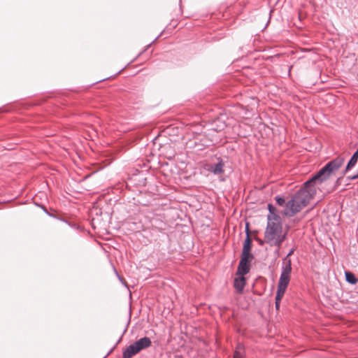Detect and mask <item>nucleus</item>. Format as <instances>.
I'll use <instances>...</instances> for the list:
<instances>
[{
	"label": "nucleus",
	"instance_id": "obj_8",
	"mask_svg": "<svg viewBox=\"0 0 358 358\" xmlns=\"http://www.w3.org/2000/svg\"><path fill=\"white\" fill-rule=\"evenodd\" d=\"M250 266L249 264H246L245 263L239 262L236 275H244L249 273Z\"/></svg>",
	"mask_w": 358,
	"mask_h": 358
},
{
	"label": "nucleus",
	"instance_id": "obj_17",
	"mask_svg": "<svg viewBox=\"0 0 358 358\" xmlns=\"http://www.w3.org/2000/svg\"><path fill=\"white\" fill-rule=\"evenodd\" d=\"M349 178L350 180H355V179L358 178V173L357 175L349 177Z\"/></svg>",
	"mask_w": 358,
	"mask_h": 358
},
{
	"label": "nucleus",
	"instance_id": "obj_20",
	"mask_svg": "<svg viewBox=\"0 0 358 358\" xmlns=\"http://www.w3.org/2000/svg\"><path fill=\"white\" fill-rule=\"evenodd\" d=\"M259 243L262 245L263 243L262 241H259Z\"/></svg>",
	"mask_w": 358,
	"mask_h": 358
},
{
	"label": "nucleus",
	"instance_id": "obj_12",
	"mask_svg": "<svg viewBox=\"0 0 358 358\" xmlns=\"http://www.w3.org/2000/svg\"><path fill=\"white\" fill-rule=\"evenodd\" d=\"M357 160H358V159H357V158H355V157H354L352 156V157H351V159H350L349 162L348 163V164H347V166H346V168H345V169L344 170V171L343 172L342 176H341V177L343 176L346 173V172H347L348 170H350L351 168H352L353 166H355V164H357Z\"/></svg>",
	"mask_w": 358,
	"mask_h": 358
},
{
	"label": "nucleus",
	"instance_id": "obj_9",
	"mask_svg": "<svg viewBox=\"0 0 358 358\" xmlns=\"http://www.w3.org/2000/svg\"><path fill=\"white\" fill-rule=\"evenodd\" d=\"M251 246H252V240H251L249 234H248L247 237L244 241V243H243L242 252L243 253H251L250 252Z\"/></svg>",
	"mask_w": 358,
	"mask_h": 358
},
{
	"label": "nucleus",
	"instance_id": "obj_2",
	"mask_svg": "<svg viewBox=\"0 0 358 358\" xmlns=\"http://www.w3.org/2000/svg\"><path fill=\"white\" fill-rule=\"evenodd\" d=\"M344 162L345 158L343 157H336L321 169L310 180L318 189H324L329 180L336 173Z\"/></svg>",
	"mask_w": 358,
	"mask_h": 358
},
{
	"label": "nucleus",
	"instance_id": "obj_16",
	"mask_svg": "<svg viewBox=\"0 0 358 358\" xmlns=\"http://www.w3.org/2000/svg\"><path fill=\"white\" fill-rule=\"evenodd\" d=\"M234 358H243V355L239 350H236L234 355Z\"/></svg>",
	"mask_w": 358,
	"mask_h": 358
},
{
	"label": "nucleus",
	"instance_id": "obj_4",
	"mask_svg": "<svg viewBox=\"0 0 358 358\" xmlns=\"http://www.w3.org/2000/svg\"><path fill=\"white\" fill-rule=\"evenodd\" d=\"M291 272V259H285L283 262L282 271L278 284V289L275 296V308L277 310L280 308L281 299H282L290 281Z\"/></svg>",
	"mask_w": 358,
	"mask_h": 358
},
{
	"label": "nucleus",
	"instance_id": "obj_3",
	"mask_svg": "<svg viewBox=\"0 0 358 358\" xmlns=\"http://www.w3.org/2000/svg\"><path fill=\"white\" fill-rule=\"evenodd\" d=\"M287 231H283L280 217H275L268 219L267 227L264 234V242L270 245L280 247L282 243L285 240Z\"/></svg>",
	"mask_w": 358,
	"mask_h": 358
},
{
	"label": "nucleus",
	"instance_id": "obj_10",
	"mask_svg": "<svg viewBox=\"0 0 358 358\" xmlns=\"http://www.w3.org/2000/svg\"><path fill=\"white\" fill-rule=\"evenodd\" d=\"M224 164L220 162L210 167V171L214 174L218 175L222 174L224 172L223 170Z\"/></svg>",
	"mask_w": 358,
	"mask_h": 358
},
{
	"label": "nucleus",
	"instance_id": "obj_18",
	"mask_svg": "<svg viewBox=\"0 0 358 358\" xmlns=\"http://www.w3.org/2000/svg\"><path fill=\"white\" fill-rule=\"evenodd\" d=\"M334 187H329V188H327L325 190L327 192H330L334 189Z\"/></svg>",
	"mask_w": 358,
	"mask_h": 358
},
{
	"label": "nucleus",
	"instance_id": "obj_19",
	"mask_svg": "<svg viewBox=\"0 0 358 358\" xmlns=\"http://www.w3.org/2000/svg\"><path fill=\"white\" fill-rule=\"evenodd\" d=\"M352 156L358 159V150H357Z\"/></svg>",
	"mask_w": 358,
	"mask_h": 358
},
{
	"label": "nucleus",
	"instance_id": "obj_5",
	"mask_svg": "<svg viewBox=\"0 0 358 358\" xmlns=\"http://www.w3.org/2000/svg\"><path fill=\"white\" fill-rule=\"evenodd\" d=\"M245 283L246 279L244 277V275L236 274V277L234 278V286L237 292H238L239 294H241L243 292Z\"/></svg>",
	"mask_w": 358,
	"mask_h": 358
},
{
	"label": "nucleus",
	"instance_id": "obj_1",
	"mask_svg": "<svg viewBox=\"0 0 358 358\" xmlns=\"http://www.w3.org/2000/svg\"><path fill=\"white\" fill-rule=\"evenodd\" d=\"M317 187L310 180H308L303 186L287 201L282 214L292 217L300 212L313 199L317 192Z\"/></svg>",
	"mask_w": 358,
	"mask_h": 358
},
{
	"label": "nucleus",
	"instance_id": "obj_21",
	"mask_svg": "<svg viewBox=\"0 0 358 358\" xmlns=\"http://www.w3.org/2000/svg\"><path fill=\"white\" fill-rule=\"evenodd\" d=\"M357 150H358V148H357Z\"/></svg>",
	"mask_w": 358,
	"mask_h": 358
},
{
	"label": "nucleus",
	"instance_id": "obj_14",
	"mask_svg": "<svg viewBox=\"0 0 358 358\" xmlns=\"http://www.w3.org/2000/svg\"><path fill=\"white\" fill-rule=\"evenodd\" d=\"M268 210H269V215H268V219H271L273 217H279L276 213H275V208L272 206L271 204H268Z\"/></svg>",
	"mask_w": 358,
	"mask_h": 358
},
{
	"label": "nucleus",
	"instance_id": "obj_15",
	"mask_svg": "<svg viewBox=\"0 0 358 358\" xmlns=\"http://www.w3.org/2000/svg\"><path fill=\"white\" fill-rule=\"evenodd\" d=\"M275 201L279 206L284 207L285 206V204L287 203V201L285 202V200L283 198L280 196L275 197Z\"/></svg>",
	"mask_w": 358,
	"mask_h": 358
},
{
	"label": "nucleus",
	"instance_id": "obj_11",
	"mask_svg": "<svg viewBox=\"0 0 358 358\" xmlns=\"http://www.w3.org/2000/svg\"><path fill=\"white\" fill-rule=\"evenodd\" d=\"M253 259V255L251 253H243L241 254V262L245 263L250 266V263Z\"/></svg>",
	"mask_w": 358,
	"mask_h": 358
},
{
	"label": "nucleus",
	"instance_id": "obj_7",
	"mask_svg": "<svg viewBox=\"0 0 358 358\" xmlns=\"http://www.w3.org/2000/svg\"><path fill=\"white\" fill-rule=\"evenodd\" d=\"M139 352L138 350H137L135 343L129 345L126 350L123 352L122 357L123 358H131L133 356L138 354Z\"/></svg>",
	"mask_w": 358,
	"mask_h": 358
},
{
	"label": "nucleus",
	"instance_id": "obj_6",
	"mask_svg": "<svg viewBox=\"0 0 358 358\" xmlns=\"http://www.w3.org/2000/svg\"><path fill=\"white\" fill-rule=\"evenodd\" d=\"M134 343L136 345L137 350H138L139 352H141V350L149 348L151 345L152 342L150 338L143 337L136 341Z\"/></svg>",
	"mask_w": 358,
	"mask_h": 358
},
{
	"label": "nucleus",
	"instance_id": "obj_13",
	"mask_svg": "<svg viewBox=\"0 0 358 358\" xmlns=\"http://www.w3.org/2000/svg\"><path fill=\"white\" fill-rule=\"evenodd\" d=\"M345 278L346 280L351 284H356L357 282V278L351 272H345Z\"/></svg>",
	"mask_w": 358,
	"mask_h": 358
}]
</instances>
